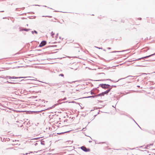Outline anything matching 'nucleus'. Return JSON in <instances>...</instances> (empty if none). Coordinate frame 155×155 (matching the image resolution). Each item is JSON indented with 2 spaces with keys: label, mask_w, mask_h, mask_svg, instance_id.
<instances>
[{
  "label": "nucleus",
  "mask_w": 155,
  "mask_h": 155,
  "mask_svg": "<svg viewBox=\"0 0 155 155\" xmlns=\"http://www.w3.org/2000/svg\"><path fill=\"white\" fill-rule=\"evenodd\" d=\"M46 42L44 41H42L39 45L40 47H42L46 44Z\"/></svg>",
  "instance_id": "obj_4"
},
{
  "label": "nucleus",
  "mask_w": 155,
  "mask_h": 155,
  "mask_svg": "<svg viewBox=\"0 0 155 155\" xmlns=\"http://www.w3.org/2000/svg\"><path fill=\"white\" fill-rule=\"evenodd\" d=\"M24 30L26 31H28L29 30V29H25Z\"/></svg>",
  "instance_id": "obj_12"
},
{
  "label": "nucleus",
  "mask_w": 155,
  "mask_h": 155,
  "mask_svg": "<svg viewBox=\"0 0 155 155\" xmlns=\"http://www.w3.org/2000/svg\"><path fill=\"white\" fill-rule=\"evenodd\" d=\"M26 77H11L10 76L9 77V78H12V79H17L18 78H25Z\"/></svg>",
  "instance_id": "obj_5"
},
{
  "label": "nucleus",
  "mask_w": 155,
  "mask_h": 155,
  "mask_svg": "<svg viewBox=\"0 0 155 155\" xmlns=\"http://www.w3.org/2000/svg\"><path fill=\"white\" fill-rule=\"evenodd\" d=\"M4 12V11H1V12Z\"/></svg>",
  "instance_id": "obj_20"
},
{
  "label": "nucleus",
  "mask_w": 155,
  "mask_h": 155,
  "mask_svg": "<svg viewBox=\"0 0 155 155\" xmlns=\"http://www.w3.org/2000/svg\"><path fill=\"white\" fill-rule=\"evenodd\" d=\"M153 61L155 60V57L153 59Z\"/></svg>",
  "instance_id": "obj_16"
},
{
  "label": "nucleus",
  "mask_w": 155,
  "mask_h": 155,
  "mask_svg": "<svg viewBox=\"0 0 155 155\" xmlns=\"http://www.w3.org/2000/svg\"><path fill=\"white\" fill-rule=\"evenodd\" d=\"M155 55V54H152L150 55H149V56H146V57H144V58H148L151 56H153V55Z\"/></svg>",
  "instance_id": "obj_8"
},
{
  "label": "nucleus",
  "mask_w": 155,
  "mask_h": 155,
  "mask_svg": "<svg viewBox=\"0 0 155 155\" xmlns=\"http://www.w3.org/2000/svg\"><path fill=\"white\" fill-rule=\"evenodd\" d=\"M60 75H61V76H64V75L63 74H60Z\"/></svg>",
  "instance_id": "obj_13"
},
{
  "label": "nucleus",
  "mask_w": 155,
  "mask_h": 155,
  "mask_svg": "<svg viewBox=\"0 0 155 155\" xmlns=\"http://www.w3.org/2000/svg\"><path fill=\"white\" fill-rule=\"evenodd\" d=\"M34 32L36 33V34H37V32L35 31H34Z\"/></svg>",
  "instance_id": "obj_15"
},
{
  "label": "nucleus",
  "mask_w": 155,
  "mask_h": 155,
  "mask_svg": "<svg viewBox=\"0 0 155 155\" xmlns=\"http://www.w3.org/2000/svg\"><path fill=\"white\" fill-rule=\"evenodd\" d=\"M115 55L114 54H110L108 56V59L110 60H112L114 59L115 57Z\"/></svg>",
  "instance_id": "obj_1"
},
{
  "label": "nucleus",
  "mask_w": 155,
  "mask_h": 155,
  "mask_svg": "<svg viewBox=\"0 0 155 155\" xmlns=\"http://www.w3.org/2000/svg\"><path fill=\"white\" fill-rule=\"evenodd\" d=\"M153 145V144H151L150 145V146H152V145Z\"/></svg>",
  "instance_id": "obj_19"
},
{
  "label": "nucleus",
  "mask_w": 155,
  "mask_h": 155,
  "mask_svg": "<svg viewBox=\"0 0 155 155\" xmlns=\"http://www.w3.org/2000/svg\"><path fill=\"white\" fill-rule=\"evenodd\" d=\"M47 17H48V16H47ZM48 17H51V16H48Z\"/></svg>",
  "instance_id": "obj_17"
},
{
  "label": "nucleus",
  "mask_w": 155,
  "mask_h": 155,
  "mask_svg": "<svg viewBox=\"0 0 155 155\" xmlns=\"http://www.w3.org/2000/svg\"><path fill=\"white\" fill-rule=\"evenodd\" d=\"M101 87L102 88L104 89H109L110 88H111V87H110V86L108 84H102L101 85Z\"/></svg>",
  "instance_id": "obj_2"
},
{
  "label": "nucleus",
  "mask_w": 155,
  "mask_h": 155,
  "mask_svg": "<svg viewBox=\"0 0 155 155\" xmlns=\"http://www.w3.org/2000/svg\"><path fill=\"white\" fill-rule=\"evenodd\" d=\"M146 48H147V49L146 50H144L143 51V52H145L147 51H148V50H149V48L148 47H147Z\"/></svg>",
  "instance_id": "obj_11"
},
{
  "label": "nucleus",
  "mask_w": 155,
  "mask_h": 155,
  "mask_svg": "<svg viewBox=\"0 0 155 155\" xmlns=\"http://www.w3.org/2000/svg\"><path fill=\"white\" fill-rule=\"evenodd\" d=\"M81 149L83 151L85 152H89L90 150L88 148H87L83 146L81 147Z\"/></svg>",
  "instance_id": "obj_3"
},
{
  "label": "nucleus",
  "mask_w": 155,
  "mask_h": 155,
  "mask_svg": "<svg viewBox=\"0 0 155 155\" xmlns=\"http://www.w3.org/2000/svg\"><path fill=\"white\" fill-rule=\"evenodd\" d=\"M54 33L52 31L51 32V36H52V37H54Z\"/></svg>",
  "instance_id": "obj_10"
},
{
  "label": "nucleus",
  "mask_w": 155,
  "mask_h": 155,
  "mask_svg": "<svg viewBox=\"0 0 155 155\" xmlns=\"http://www.w3.org/2000/svg\"><path fill=\"white\" fill-rule=\"evenodd\" d=\"M149 147V146H148V145H147V149H149V148H150V147Z\"/></svg>",
  "instance_id": "obj_14"
},
{
  "label": "nucleus",
  "mask_w": 155,
  "mask_h": 155,
  "mask_svg": "<svg viewBox=\"0 0 155 155\" xmlns=\"http://www.w3.org/2000/svg\"><path fill=\"white\" fill-rule=\"evenodd\" d=\"M56 20V19L54 18H51V20H50V21H53V22H55L56 21H55V20Z\"/></svg>",
  "instance_id": "obj_7"
},
{
  "label": "nucleus",
  "mask_w": 155,
  "mask_h": 155,
  "mask_svg": "<svg viewBox=\"0 0 155 155\" xmlns=\"http://www.w3.org/2000/svg\"><path fill=\"white\" fill-rule=\"evenodd\" d=\"M111 89V88H110L108 90H107L106 91H105L103 92L104 94H106L108 93L110 91Z\"/></svg>",
  "instance_id": "obj_6"
},
{
  "label": "nucleus",
  "mask_w": 155,
  "mask_h": 155,
  "mask_svg": "<svg viewBox=\"0 0 155 155\" xmlns=\"http://www.w3.org/2000/svg\"><path fill=\"white\" fill-rule=\"evenodd\" d=\"M138 87H140V86H137Z\"/></svg>",
  "instance_id": "obj_18"
},
{
  "label": "nucleus",
  "mask_w": 155,
  "mask_h": 155,
  "mask_svg": "<svg viewBox=\"0 0 155 155\" xmlns=\"http://www.w3.org/2000/svg\"><path fill=\"white\" fill-rule=\"evenodd\" d=\"M104 92H102L100 94H98V95H97V96H104Z\"/></svg>",
  "instance_id": "obj_9"
}]
</instances>
